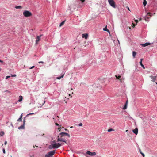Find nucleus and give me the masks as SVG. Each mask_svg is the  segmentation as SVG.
Returning <instances> with one entry per match:
<instances>
[{
  "label": "nucleus",
  "mask_w": 157,
  "mask_h": 157,
  "mask_svg": "<svg viewBox=\"0 0 157 157\" xmlns=\"http://www.w3.org/2000/svg\"><path fill=\"white\" fill-rule=\"evenodd\" d=\"M150 77H151L152 79V80H151L153 82H155L156 80V78L157 77L156 76H150Z\"/></svg>",
  "instance_id": "6e6552de"
},
{
  "label": "nucleus",
  "mask_w": 157,
  "mask_h": 157,
  "mask_svg": "<svg viewBox=\"0 0 157 157\" xmlns=\"http://www.w3.org/2000/svg\"><path fill=\"white\" fill-rule=\"evenodd\" d=\"M151 14L152 13H151L149 12L147 13V15H148L150 17H151Z\"/></svg>",
  "instance_id": "cd10ccee"
},
{
  "label": "nucleus",
  "mask_w": 157,
  "mask_h": 157,
  "mask_svg": "<svg viewBox=\"0 0 157 157\" xmlns=\"http://www.w3.org/2000/svg\"><path fill=\"white\" fill-rule=\"evenodd\" d=\"M69 96H70V97H72V96H71V94H69Z\"/></svg>",
  "instance_id": "c03bdc74"
},
{
  "label": "nucleus",
  "mask_w": 157,
  "mask_h": 157,
  "mask_svg": "<svg viewBox=\"0 0 157 157\" xmlns=\"http://www.w3.org/2000/svg\"><path fill=\"white\" fill-rule=\"evenodd\" d=\"M156 84L157 85V82H156Z\"/></svg>",
  "instance_id": "052dcab7"
},
{
  "label": "nucleus",
  "mask_w": 157,
  "mask_h": 157,
  "mask_svg": "<svg viewBox=\"0 0 157 157\" xmlns=\"http://www.w3.org/2000/svg\"><path fill=\"white\" fill-rule=\"evenodd\" d=\"M35 67V66H33L32 67H31L30 68V69H32L33 68H34Z\"/></svg>",
  "instance_id": "72a5a7b5"
},
{
  "label": "nucleus",
  "mask_w": 157,
  "mask_h": 157,
  "mask_svg": "<svg viewBox=\"0 0 157 157\" xmlns=\"http://www.w3.org/2000/svg\"><path fill=\"white\" fill-rule=\"evenodd\" d=\"M124 78H121L119 80L121 83H123L124 81Z\"/></svg>",
  "instance_id": "dca6fc26"
},
{
  "label": "nucleus",
  "mask_w": 157,
  "mask_h": 157,
  "mask_svg": "<svg viewBox=\"0 0 157 157\" xmlns=\"http://www.w3.org/2000/svg\"><path fill=\"white\" fill-rule=\"evenodd\" d=\"M136 53L135 51L132 52V56L133 58L135 57V56L136 55Z\"/></svg>",
  "instance_id": "ddd939ff"
},
{
  "label": "nucleus",
  "mask_w": 157,
  "mask_h": 157,
  "mask_svg": "<svg viewBox=\"0 0 157 157\" xmlns=\"http://www.w3.org/2000/svg\"><path fill=\"white\" fill-rule=\"evenodd\" d=\"M61 145H63V143H61Z\"/></svg>",
  "instance_id": "603ef678"
},
{
  "label": "nucleus",
  "mask_w": 157,
  "mask_h": 157,
  "mask_svg": "<svg viewBox=\"0 0 157 157\" xmlns=\"http://www.w3.org/2000/svg\"><path fill=\"white\" fill-rule=\"evenodd\" d=\"M103 29L104 31H106L109 33V31L107 28L106 27L105 28H104Z\"/></svg>",
  "instance_id": "412c9836"
},
{
  "label": "nucleus",
  "mask_w": 157,
  "mask_h": 157,
  "mask_svg": "<svg viewBox=\"0 0 157 157\" xmlns=\"http://www.w3.org/2000/svg\"><path fill=\"white\" fill-rule=\"evenodd\" d=\"M35 146L36 147H38V146H37L36 145H35V146H33V147H35Z\"/></svg>",
  "instance_id": "37998d69"
},
{
  "label": "nucleus",
  "mask_w": 157,
  "mask_h": 157,
  "mask_svg": "<svg viewBox=\"0 0 157 157\" xmlns=\"http://www.w3.org/2000/svg\"><path fill=\"white\" fill-rule=\"evenodd\" d=\"M73 128V127L72 126H71V127H70V128Z\"/></svg>",
  "instance_id": "8fccbe9b"
},
{
  "label": "nucleus",
  "mask_w": 157,
  "mask_h": 157,
  "mask_svg": "<svg viewBox=\"0 0 157 157\" xmlns=\"http://www.w3.org/2000/svg\"><path fill=\"white\" fill-rule=\"evenodd\" d=\"M3 152L4 153H5V149H3Z\"/></svg>",
  "instance_id": "c9c22d12"
},
{
  "label": "nucleus",
  "mask_w": 157,
  "mask_h": 157,
  "mask_svg": "<svg viewBox=\"0 0 157 157\" xmlns=\"http://www.w3.org/2000/svg\"><path fill=\"white\" fill-rule=\"evenodd\" d=\"M65 131H68V130L67 129H65Z\"/></svg>",
  "instance_id": "de8ad7c7"
},
{
  "label": "nucleus",
  "mask_w": 157,
  "mask_h": 157,
  "mask_svg": "<svg viewBox=\"0 0 157 157\" xmlns=\"http://www.w3.org/2000/svg\"><path fill=\"white\" fill-rule=\"evenodd\" d=\"M55 152V150L49 151L45 155V157H51L54 154Z\"/></svg>",
  "instance_id": "20e7f679"
},
{
  "label": "nucleus",
  "mask_w": 157,
  "mask_h": 157,
  "mask_svg": "<svg viewBox=\"0 0 157 157\" xmlns=\"http://www.w3.org/2000/svg\"><path fill=\"white\" fill-rule=\"evenodd\" d=\"M38 63H40H40H43L44 62L43 61H39V62Z\"/></svg>",
  "instance_id": "2f4dec72"
},
{
  "label": "nucleus",
  "mask_w": 157,
  "mask_h": 157,
  "mask_svg": "<svg viewBox=\"0 0 157 157\" xmlns=\"http://www.w3.org/2000/svg\"><path fill=\"white\" fill-rule=\"evenodd\" d=\"M132 131L136 135L138 133V129L137 128H136L135 129H133Z\"/></svg>",
  "instance_id": "9d476101"
},
{
  "label": "nucleus",
  "mask_w": 157,
  "mask_h": 157,
  "mask_svg": "<svg viewBox=\"0 0 157 157\" xmlns=\"http://www.w3.org/2000/svg\"><path fill=\"white\" fill-rule=\"evenodd\" d=\"M11 157H12V156H11Z\"/></svg>",
  "instance_id": "680f3d73"
},
{
  "label": "nucleus",
  "mask_w": 157,
  "mask_h": 157,
  "mask_svg": "<svg viewBox=\"0 0 157 157\" xmlns=\"http://www.w3.org/2000/svg\"><path fill=\"white\" fill-rule=\"evenodd\" d=\"M127 101L126 102V103H125L124 106L123 108V109H127Z\"/></svg>",
  "instance_id": "a211bd4d"
},
{
  "label": "nucleus",
  "mask_w": 157,
  "mask_h": 157,
  "mask_svg": "<svg viewBox=\"0 0 157 157\" xmlns=\"http://www.w3.org/2000/svg\"><path fill=\"white\" fill-rule=\"evenodd\" d=\"M22 99H23V97L22 96L20 95V96H19V99L18 100V101L19 102L21 101H22Z\"/></svg>",
  "instance_id": "4468645a"
},
{
  "label": "nucleus",
  "mask_w": 157,
  "mask_h": 157,
  "mask_svg": "<svg viewBox=\"0 0 157 157\" xmlns=\"http://www.w3.org/2000/svg\"><path fill=\"white\" fill-rule=\"evenodd\" d=\"M143 59H142V58L141 59H140V62H142V61H143Z\"/></svg>",
  "instance_id": "a19ab883"
},
{
  "label": "nucleus",
  "mask_w": 157,
  "mask_h": 157,
  "mask_svg": "<svg viewBox=\"0 0 157 157\" xmlns=\"http://www.w3.org/2000/svg\"><path fill=\"white\" fill-rule=\"evenodd\" d=\"M10 76H6V79H7L8 78H10Z\"/></svg>",
  "instance_id": "c756f323"
},
{
  "label": "nucleus",
  "mask_w": 157,
  "mask_h": 157,
  "mask_svg": "<svg viewBox=\"0 0 157 157\" xmlns=\"http://www.w3.org/2000/svg\"><path fill=\"white\" fill-rule=\"evenodd\" d=\"M141 20H142V19H141V18H140V19H139V20H140V21H141Z\"/></svg>",
  "instance_id": "09e8293b"
},
{
  "label": "nucleus",
  "mask_w": 157,
  "mask_h": 157,
  "mask_svg": "<svg viewBox=\"0 0 157 157\" xmlns=\"http://www.w3.org/2000/svg\"><path fill=\"white\" fill-rule=\"evenodd\" d=\"M60 129H61V128H58V129L59 130V131H60Z\"/></svg>",
  "instance_id": "a18cd8bd"
},
{
  "label": "nucleus",
  "mask_w": 157,
  "mask_h": 157,
  "mask_svg": "<svg viewBox=\"0 0 157 157\" xmlns=\"http://www.w3.org/2000/svg\"><path fill=\"white\" fill-rule=\"evenodd\" d=\"M34 114V113H29V114H27V116H29V115H31V114Z\"/></svg>",
  "instance_id": "58836bf2"
},
{
  "label": "nucleus",
  "mask_w": 157,
  "mask_h": 157,
  "mask_svg": "<svg viewBox=\"0 0 157 157\" xmlns=\"http://www.w3.org/2000/svg\"><path fill=\"white\" fill-rule=\"evenodd\" d=\"M1 70V69L0 68V71Z\"/></svg>",
  "instance_id": "4d7b16f0"
},
{
  "label": "nucleus",
  "mask_w": 157,
  "mask_h": 157,
  "mask_svg": "<svg viewBox=\"0 0 157 157\" xmlns=\"http://www.w3.org/2000/svg\"><path fill=\"white\" fill-rule=\"evenodd\" d=\"M24 124H25V121H24L23 125H21L20 126L18 127V128L19 129H24Z\"/></svg>",
  "instance_id": "9b49d317"
},
{
  "label": "nucleus",
  "mask_w": 157,
  "mask_h": 157,
  "mask_svg": "<svg viewBox=\"0 0 157 157\" xmlns=\"http://www.w3.org/2000/svg\"><path fill=\"white\" fill-rule=\"evenodd\" d=\"M72 94H73V92H72Z\"/></svg>",
  "instance_id": "bf43d9fd"
},
{
  "label": "nucleus",
  "mask_w": 157,
  "mask_h": 157,
  "mask_svg": "<svg viewBox=\"0 0 157 157\" xmlns=\"http://www.w3.org/2000/svg\"><path fill=\"white\" fill-rule=\"evenodd\" d=\"M110 5L112 7L115 8L116 7L115 3L113 0H108Z\"/></svg>",
  "instance_id": "39448f33"
},
{
  "label": "nucleus",
  "mask_w": 157,
  "mask_h": 157,
  "mask_svg": "<svg viewBox=\"0 0 157 157\" xmlns=\"http://www.w3.org/2000/svg\"><path fill=\"white\" fill-rule=\"evenodd\" d=\"M87 154L89 155L90 156H95L96 155V153L95 152H91L89 151H87L86 153Z\"/></svg>",
  "instance_id": "0eeeda50"
},
{
  "label": "nucleus",
  "mask_w": 157,
  "mask_h": 157,
  "mask_svg": "<svg viewBox=\"0 0 157 157\" xmlns=\"http://www.w3.org/2000/svg\"><path fill=\"white\" fill-rule=\"evenodd\" d=\"M8 91V90H5V92H7Z\"/></svg>",
  "instance_id": "3c124183"
},
{
  "label": "nucleus",
  "mask_w": 157,
  "mask_h": 157,
  "mask_svg": "<svg viewBox=\"0 0 157 157\" xmlns=\"http://www.w3.org/2000/svg\"><path fill=\"white\" fill-rule=\"evenodd\" d=\"M80 1H81V2L83 3L84 2L85 0H80Z\"/></svg>",
  "instance_id": "e433bc0d"
},
{
  "label": "nucleus",
  "mask_w": 157,
  "mask_h": 157,
  "mask_svg": "<svg viewBox=\"0 0 157 157\" xmlns=\"http://www.w3.org/2000/svg\"><path fill=\"white\" fill-rule=\"evenodd\" d=\"M55 124L57 125V126H59V124H58L57 123H55Z\"/></svg>",
  "instance_id": "f704fd0d"
},
{
  "label": "nucleus",
  "mask_w": 157,
  "mask_h": 157,
  "mask_svg": "<svg viewBox=\"0 0 157 157\" xmlns=\"http://www.w3.org/2000/svg\"><path fill=\"white\" fill-rule=\"evenodd\" d=\"M114 131V130L112 128H110L108 130V131L109 132H111L112 131Z\"/></svg>",
  "instance_id": "a878e982"
},
{
  "label": "nucleus",
  "mask_w": 157,
  "mask_h": 157,
  "mask_svg": "<svg viewBox=\"0 0 157 157\" xmlns=\"http://www.w3.org/2000/svg\"><path fill=\"white\" fill-rule=\"evenodd\" d=\"M42 36H43V35L41 34L40 36H37V37L36 38V44H38V42L40 40L41 37Z\"/></svg>",
  "instance_id": "423d86ee"
},
{
  "label": "nucleus",
  "mask_w": 157,
  "mask_h": 157,
  "mask_svg": "<svg viewBox=\"0 0 157 157\" xmlns=\"http://www.w3.org/2000/svg\"><path fill=\"white\" fill-rule=\"evenodd\" d=\"M143 4L144 6H146L147 4V1L146 0H144Z\"/></svg>",
  "instance_id": "aec40b11"
},
{
  "label": "nucleus",
  "mask_w": 157,
  "mask_h": 157,
  "mask_svg": "<svg viewBox=\"0 0 157 157\" xmlns=\"http://www.w3.org/2000/svg\"><path fill=\"white\" fill-rule=\"evenodd\" d=\"M7 143V142L6 141L5 142V144H6Z\"/></svg>",
  "instance_id": "49530a36"
},
{
  "label": "nucleus",
  "mask_w": 157,
  "mask_h": 157,
  "mask_svg": "<svg viewBox=\"0 0 157 157\" xmlns=\"http://www.w3.org/2000/svg\"><path fill=\"white\" fill-rule=\"evenodd\" d=\"M82 36L83 38H84L85 39H87L88 37V35L87 33L83 34Z\"/></svg>",
  "instance_id": "1a4fd4ad"
},
{
  "label": "nucleus",
  "mask_w": 157,
  "mask_h": 157,
  "mask_svg": "<svg viewBox=\"0 0 157 157\" xmlns=\"http://www.w3.org/2000/svg\"><path fill=\"white\" fill-rule=\"evenodd\" d=\"M115 76L116 77L117 79H118L119 80L121 78V77L120 75H119L117 76V75H115Z\"/></svg>",
  "instance_id": "6ab92c4d"
},
{
  "label": "nucleus",
  "mask_w": 157,
  "mask_h": 157,
  "mask_svg": "<svg viewBox=\"0 0 157 157\" xmlns=\"http://www.w3.org/2000/svg\"><path fill=\"white\" fill-rule=\"evenodd\" d=\"M78 125L79 126H82V123H80Z\"/></svg>",
  "instance_id": "c85d7f7f"
},
{
  "label": "nucleus",
  "mask_w": 157,
  "mask_h": 157,
  "mask_svg": "<svg viewBox=\"0 0 157 157\" xmlns=\"http://www.w3.org/2000/svg\"><path fill=\"white\" fill-rule=\"evenodd\" d=\"M52 147H51L50 146H49V148H57L61 146V144L59 143L52 144Z\"/></svg>",
  "instance_id": "7ed1b4c3"
},
{
  "label": "nucleus",
  "mask_w": 157,
  "mask_h": 157,
  "mask_svg": "<svg viewBox=\"0 0 157 157\" xmlns=\"http://www.w3.org/2000/svg\"><path fill=\"white\" fill-rule=\"evenodd\" d=\"M57 118H59V116H57Z\"/></svg>",
  "instance_id": "864d4df0"
},
{
  "label": "nucleus",
  "mask_w": 157,
  "mask_h": 157,
  "mask_svg": "<svg viewBox=\"0 0 157 157\" xmlns=\"http://www.w3.org/2000/svg\"><path fill=\"white\" fill-rule=\"evenodd\" d=\"M140 63L141 66L143 67V69H145V67L144 66V65L143 64L142 62H140Z\"/></svg>",
  "instance_id": "b1692460"
},
{
  "label": "nucleus",
  "mask_w": 157,
  "mask_h": 157,
  "mask_svg": "<svg viewBox=\"0 0 157 157\" xmlns=\"http://www.w3.org/2000/svg\"><path fill=\"white\" fill-rule=\"evenodd\" d=\"M4 134V133L3 131L0 132V136H2Z\"/></svg>",
  "instance_id": "5701e85b"
},
{
  "label": "nucleus",
  "mask_w": 157,
  "mask_h": 157,
  "mask_svg": "<svg viewBox=\"0 0 157 157\" xmlns=\"http://www.w3.org/2000/svg\"><path fill=\"white\" fill-rule=\"evenodd\" d=\"M139 151L140 153L143 155V157H144L145 156V155L144 154L141 152V150L140 149Z\"/></svg>",
  "instance_id": "bb28decb"
},
{
  "label": "nucleus",
  "mask_w": 157,
  "mask_h": 157,
  "mask_svg": "<svg viewBox=\"0 0 157 157\" xmlns=\"http://www.w3.org/2000/svg\"><path fill=\"white\" fill-rule=\"evenodd\" d=\"M147 16H146V17L145 18V20L146 21H147V20L146 19V18H147V19H149V18H150V17H147Z\"/></svg>",
  "instance_id": "473e14b6"
},
{
  "label": "nucleus",
  "mask_w": 157,
  "mask_h": 157,
  "mask_svg": "<svg viewBox=\"0 0 157 157\" xmlns=\"http://www.w3.org/2000/svg\"><path fill=\"white\" fill-rule=\"evenodd\" d=\"M132 24H133V27H134L135 26V24H134L133 23H132Z\"/></svg>",
  "instance_id": "4c0bfd02"
},
{
  "label": "nucleus",
  "mask_w": 157,
  "mask_h": 157,
  "mask_svg": "<svg viewBox=\"0 0 157 157\" xmlns=\"http://www.w3.org/2000/svg\"><path fill=\"white\" fill-rule=\"evenodd\" d=\"M135 22H136V24H137V23H138V20H135Z\"/></svg>",
  "instance_id": "ea45409f"
},
{
  "label": "nucleus",
  "mask_w": 157,
  "mask_h": 157,
  "mask_svg": "<svg viewBox=\"0 0 157 157\" xmlns=\"http://www.w3.org/2000/svg\"><path fill=\"white\" fill-rule=\"evenodd\" d=\"M128 10H129V8H128Z\"/></svg>",
  "instance_id": "13d9d810"
},
{
  "label": "nucleus",
  "mask_w": 157,
  "mask_h": 157,
  "mask_svg": "<svg viewBox=\"0 0 157 157\" xmlns=\"http://www.w3.org/2000/svg\"><path fill=\"white\" fill-rule=\"evenodd\" d=\"M66 137L69 138L70 136L69 134L66 132H62L60 133L57 136V142H63L66 143V140L67 139Z\"/></svg>",
  "instance_id": "f257e3e1"
},
{
  "label": "nucleus",
  "mask_w": 157,
  "mask_h": 157,
  "mask_svg": "<svg viewBox=\"0 0 157 157\" xmlns=\"http://www.w3.org/2000/svg\"><path fill=\"white\" fill-rule=\"evenodd\" d=\"M128 131V130H126V132H127V131Z\"/></svg>",
  "instance_id": "6e6d98bb"
},
{
  "label": "nucleus",
  "mask_w": 157,
  "mask_h": 157,
  "mask_svg": "<svg viewBox=\"0 0 157 157\" xmlns=\"http://www.w3.org/2000/svg\"><path fill=\"white\" fill-rule=\"evenodd\" d=\"M23 13L24 16L26 17H31L32 15L31 12L28 10H25Z\"/></svg>",
  "instance_id": "f03ea898"
},
{
  "label": "nucleus",
  "mask_w": 157,
  "mask_h": 157,
  "mask_svg": "<svg viewBox=\"0 0 157 157\" xmlns=\"http://www.w3.org/2000/svg\"><path fill=\"white\" fill-rule=\"evenodd\" d=\"M65 21H64L62 22L59 25V27H61L62 25H63Z\"/></svg>",
  "instance_id": "4be33fe9"
},
{
  "label": "nucleus",
  "mask_w": 157,
  "mask_h": 157,
  "mask_svg": "<svg viewBox=\"0 0 157 157\" xmlns=\"http://www.w3.org/2000/svg\"><path fill=\"white\" fill-rule=\"evenodd\" d=\"M15 8L17 9H21L22 8V6H16L15 7Z\"/></svg>",
  "instance_id": "f3484780"
},
{
  "label": "nucleus",
  "mask_w": 157,
  "mask_h": 157,
  "mask_svg": "<svg viewBox=\"0 0 157 157\" xmlns=\"http://www.w3.org/2000/svg\"><path fill=\"white\" fill-rule=\"evenodd\" d=\"M0 62L3 63V62L2 61L0 60Z\"/></svg>",
  "instance_id": "79ce46f5"
},
{
  "label": "nucleus",
  "mask_w": 157,
  "mask_h": 157,
  "mask_svg": "<svg viewBox=\"0 0 157 157\" xmlns=\"http://www.w3.org/2000/svg\"><path fill=\"white\" fill-rule=\"evenodd\" d=\"M11 76L12 77H16V75H12V74H11Z\"/></svg>",
  "instance_id": "7c9ffc66"
},
{
  "label": "nucleus",
  "mask_w": 157,
  "mask_h": 157,
  "mask_svg": "<svg viewBox=\"0 0 157 157\" xmlns=\"http://www.w3.org/2000/svg\"><path fill=\"white\" fill-rule=\"evenodd\" d=\"M150 44V43H146L144 44H142L141 45L143 47H145L148 46Z\"/></svg>",
  "instance_id": "f8f14e48"
},
{
  "label": "nucleus",
  "mask_w": 157,
  "mask_h": 157,
  "mask_svg": "<svg viewBox=\"0 0 157 157\" xmlns=\"http://www.w3.org/2000/svg\"><path fill=\"white\" fill-rule=\"evenodd\" d=\"M63 76H64V75H62L60 77H57V79H60V78H63Z\"/></svg>",
  "instance_id": "393cba45"
},
{
  "label": "nucleus",
  "mask_w": 157,
  "mask_h": 157,
  "mask_svg": "<svg viewBox=\"0 0 157 157\" xmlns=\"http://www.w3.org/2000/svg\"><path fill=\"white\" fill-rule=\"evenodd\" d=\"M22 114H21V115L20 116V117L17 120V121H22Z\"/></svg>",
  "instance_id": "2eb2a0df"
},
{
  "label": "nucleus",
  "mask_w": 157,
  "mask_h": 157,
  "mask_svg": "<svg viewBox=\"0 0 157 157\" xmlns=\"http://www.w3.org/2000/svg\"><path fill=\"white\" fill-rule=\"evenodd\" d=\"M71 90H73V89H72V88H71Z\"/></svg>",
  "instance_id": "5fc2aeb1"
}]
</instances>
